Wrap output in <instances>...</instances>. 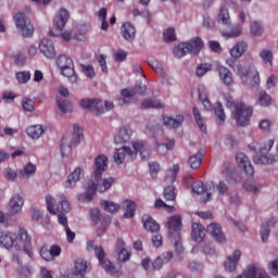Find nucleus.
<instances>
[{
  "instance_id": "10",
  "label": "nucleus",
  "mask_w": 278,
  "mask_h": 278,
  "mask_svg": "<svg viewBox=\"0 0 278 278\" xmlns=\"http://www.w3.org/2000/svg\"><path fill=\"white\" fill-rule=\"evenodd\" d=\"M56 65L60 68L61 75H63V77H67L72 84H77V74H75V65L73 64V59L66 55H60L56 59Z\"/></svg>"
},
{
  "instance_id": "25",
  "label": "nucleus",
  "mask_w": 278,
  "mask_h": 278,
  "mask_svg": "<svg viewBox=\"0 0 278 278\" xmlns=\"http://www.w3.org/2000/svg\"><path fill=\"white\" fill-rule=\"evenodd\" d=\"M240 255H242V253L240 252V250H237L232 253V256L227 257L224 266L228 273H233V270L238 268V262H240Z\"/></svg>"
},
{
  "instance_id": "6",
  "label": "nucleus",
  "mask_w": 278,
  "mask_h": 278,
  "mask_svg": "<svg viewBox=\"0 0 278 278\" xmlns=\"http://www.w3.org/2000/svg\"><path fill=\"white\" fill-rule=\"evenodd\" d=\"M113 184H114L113 177L104 178L102 180V184H101V179L96 181H90L86 187L85 192L78 195V201H80L81 203H90V201H92L97 191L105 192V190H110L112 188Z\"/></svg>"
},
{
  "instance_id": "17",
  "label": "nucleus",
  "mask_w": 278,
  "mask_h": 278,
  "mask_svg": "<svg viewBox=\"0 0 278 278\" xmlns=\"http://www.w3.org/2000/svg\"><path fill=\"white\" fill-rule=\"evenodd\" d=\"M206 231L215 238L216 242H219V244H225V242H227V238L225 237V233H223V228L219 224L208 225Z\"/></svg>"
},
{
  "instance_id": "39",
  "label": "nucleus",
  "mask_w": 278,
  "mask_h": 278,
  "mask_svg": "<svg viewBox=\"0 0 278 278\" xmlns=\"http://www.w3.org/2000/svg\"><path fill=\"white\" fill-rule=\"evenodd\" d=\"M100 205L103 207L104 212H109V214H116V212L121 210V204H116L108 200H101Z\"/></svg>"
},
{
  "instance_id": "29",
  "label": "nucleus",
  "mask_w": 278,
  "mask_h": 278,
  "mask_svg": "<svg viewBox=\"0 0 278 278\" xmlns=\"http://www.w3.org/2000/svg\"><path fill=\"white\" fill-rule=\"evenodd\" d=\"M187 49L193 55H199L201 53V49H203V40L199 37L192 38L188 42H186Z\"/></svg>"
},
{
  "instance_id": "27",
  "label": "nucleus",
  "mask_w": 278,
  "mask_h": 278,
  "mask_svg": "<svg viewBox=\"0 0 278 278\" xmlns=\"http://www.w3.org/2000/svg\"><path fill=\"white\" fill-rule=\"evenodd\" d=\"M216 70L218 72L219 79L225 84V86H231V84H233V76L229 68L223 65H217Z\"/></svg>"
},
{
  "instance_id": "23",
  "label": "nucleus",
  "mask_w": 278,
  "mask_h": 278,
  "mask_svg": "<svg viewBox=\"0 0 278 278\" xmlns=\"http://www.w3.org/2000/svg\"><path fill=\"white\" fill-rule=\"evenodd\" d=\"M83 110L89 114H93V116H101V114L114 110V105H83Z\"/></svg>"
},
{
  "instance_id": "3",
  "label": "nucleus",
  "mask_w": 278,
  "mask_h": 278,
  "mask_svg": "<svg viewBox=\"0 0 278 278\" xmlns=\"http://www.w3.org/2000/svg\"><path fill=\"white\" fill-rule=\"evenodd\" d=\"M58 198L59 204L55 203V198L46 195L47 210L50 214L58 216L59 225H62L66 229L68 227L66 214L71 212V202L66 200L64 193L59 194Z\"/></svg>"
},
{
  "instance_id": "32",
  "label": "nucleus",
  "mask_w": 278,
  "mask_h": 278,
  "mask_svg": "<svg viewBox=\"0 0 278 278\" xmlns=\"http://www.w3.org/2000/svg\"><path fill=\"white\" fill-rule=\"evenodd\" d=\"M124 218H134L136 216V202L131 200L123 201Z\"/></svg>"
},
{
  "instance_id": "58",
  "label": "nucleus",
  "mask_w": 278,
  "mask_h": 278,
  "mask_svg": "<svg viewBox=\"0 0 278 278\" xmlns=\"http://www.w3.org/2000/svg\"><path fill=\"white\" fill-rule=\"evenodd\" d=\"M40 256L42 257V260H45V262H53V258L51 256V250L47 245H42L40 248Z\"/></svg>"
},
{
  "instance_id": "50",
  "label": "nucleus",
  "mask_w": 278,
  "mask_h": 278,
  "mask_svg": "<svg viewBox=\"0 0 278 278\" xmlns=\"http://www.w3.org/2000/svg\"><path fill=\"white\" fill-rule=\"evenodd\" d=\"M164 199L166 201H175V199H177V193L175 192V186H167L164 189Z\"/></svg>"
},
{
  "instance_id": "49",
  "label": "nucleus",
  "mask_w": 278,
  "mask_h": 278,
  "mask_svg": "<svg viewBox=\"0 0 278 278\" xmlns=\"http://www.w3.org/2000/svg\"><path fill=\"white\" fill-rule=\"evenodd\" d=\"M199 91V101L202 105H210V98H207V89L204 86L198 88Z\"/></svg>"
},
{
  "instance_id": "52",
  "label": "nucleus",
  "mask_w": 278,
  "mask_h": 278,
  "mask_svg": "<svg viewBox=\"0 0 278 278\" xmlns=\"http://www.w3.org/2000/svg\"><path fill=\"white\" fill-rule=\"evenodd\" d=\"M103 100L99 98H84L79 101V105H101Z\"/></svg>"
},
{
  "instance_id": "18",
  "label": "nucleus",
  "mask_w": 278,
  "mask_h": 278,
  "mask_svg": "<svg viewBox=\"0 0 278 278\" xmlns=\"http://www.w3.org/2000/svg\"><path fill=\"white\" fill-rule=\"evenodd\" d=\"M131 136H134V130L129 126H123L119 128L118 134L115 136L114 140L116 144H126L131 140Z\"/></svg>"
},
{
  "instance_id": "61",
  "label": "nucleus",
  "mask_w": 278,
  "mask_h": 278,
  "mask_svg": "<svg viewBox=\"0 0 278 278\" xmlns=\"http://www.w3.org/2000/svg\"><path fill=\"white\" fill-rule=\"evenodd\" d=\"M81 71L86 75V77H89V79H92L94 77V67L91 65H81Z\"/></svg>"
},
{
  "instance_id": "24",
  "label": "nucleus",
  "mask_w": 278,
  "mask_h": 278,
  "mask_svg": "<svg viewBox=\"0 0 278 278\" xmlns=\"http://www.w3.org/2000/svg\"><path fill=\"white\" fill-rule=\"evenodd\" d=\"M205 233H207V230L203 225L199 223H193L191 226V236L194 240V242H203L205 239Z\"/></svg>"
},
{
  "instance_id": "33",
  "label": "nucleus",
  "mask_w": 278,
  "mask_h": 278,
  "mask_svg": "<svg viewBox=\"0 0 278 278\" xmlns=\"http://www.w3.org/2000/svg\"><path fill=\"white\" fill-rule=\"evenodd\" d=\"M217 23H219V25H225L226 27L231 25V16L229 15V9H227V7H220Z\"/></svg>"
},
{
  "instance_id": "44",
  "label": "nucleus",
  "mask_w": 278,
  "mask_h": 278,
  "mask_svg": "<svg viewBox=\"0 0 278 278\" xmlns=\"http://www.w3.org/2000/svg\"><path fill=\"white\" fill-rule=\"evenodd\" d=\"M149 66H151V68H153L162 77H167L166 72H164V67L162 66V63H160V61L152 59L149 61Z\"/></svg>"
},
{
  "instance_id": "63",
  "label": "nucleus",
  "mask_w": 278,
  "mask_h": 278,
  "mask_svg": "<svg viewBox=\"0 0 278 278\" xmlns=\"http://www.w3.org/2000/svg\"><path fill=\"white\" fill-rule=\"evenodd\" d=\"M132 89L135 90V94H144V92H147V85L142 84V81H138Z\"/></svg>"
},
{
  "instance_id": "51",
  "label": "nucleus",
  "mask_w": 278,
  "mask_h": 278,
  "mask_svg": "<svg viewBox=\"0 0 278 278\" xmlns=\"http://www.w3.org/2000/svg\"><path fill=\"white\" fill-rule=\"evenodd\" d=\"M191 188L192 192L195 194H203V192H207V188H205V185L201 180L193 181Z\"/></svg>"
},
{
  "instance_id": "1",
  "label": "nucleus",
  "mask_w": 278,
  "mask_h": 278,
  "mask_svg": "<svg viewBox=\"0 0 278 278\" xmlns=\"http://www.w3.org/2000/svg\"><path fill=\"white\" fill-rule=\"evenodd\" d=\"M21 244H23V249L28 257H34L31 237L25 228L18 229L17 237L12 232H0V247H3V249H21Z\"/></svg>"
},
{
  "instance_id": "11",
  "label": "nucleus",
  "mask_w": 278,
  "mask_h": 278,
  "mask_svg": "<svg viewBox=\"0 0 278 278\" xmlns=\"http://www.w3.org/2000/svg\"><path fill=\"white\" fill-rule=\"evenodd\" d=\"M251 116H253V108H247L244 105L235 106L232 118L236 121L238 127H249Z\"/></svg>"
},
{
  "instance_id": "22",
  "label": "nucleus",
  "mask_w": 278,
  "mask_h": 278,
  "mask_svg": "<svg viewBox=\"0 0 278 278\" xmlns=\"http://www.w3.org/2000/svg\"><path fill=\"white\" fill-rule=\"evenodd\" d=\"M121 35L127 42H134L136 40V27L131 23L126 22L121 27Z\"/></svg>"
},
{
  "instance_id": "54",
  "label": "nucleus",
  "mask_w": 278,
  "mask_h": 278,
  "mask_svg": "<svg viewBox=\"0 0 278 278\" xmlns=\"http://www.w3.org/2000/svg\"><path fill=\"white\" fill-rule=\"evenodd\" d=\"M90 218L93 225L101 223V211L97 207L90 210Z\"/></svg>"
},
{
  "instance_id": "26",
  "label": "nucleus",
  "mask_w": 278,
  "mask_h": 278,
  "mask_svg": "<svg viewBox=\"0 0 278 278\" xmlns=\"http://www.w3.org/2000/svg\"><path fill=\"white\" fill-rule=\"evenodd\" d=\"M141 220L146 231H150V233H157V231H160V224H157L151 215H143Z\"/></svg>"
},
{
  "instance_id": "48",
  "label": "nucleus",
  "mask_w": 278,
  "mask_h": 278,
  "mask_svg": "<svg viewBox=\"0 0 278 278\" xmlns=\"http://www.w3.org/2000/svg\"><path fill=\"white\" fill-rule=\"evenodd\" d=\"M258 103L261 105H273L275 101L271 99L270 94H267L266 91H261L258 93Z\"/></svg>"
},
{
  "instance_id": "45",
  "label": "nucleus",
  "mask_w": 278,
  "mask_h": 278,
  "mask_svg": "<svg viewBox=\"0 0 278 278\" xmlns=\"http://www.w3.org/2000/svg\"><path fill=\"white\" fill-rule=\"evenodd\" d=\"M187 53H190L188 50V46L186 42L178 45L177 47L174 48V55L175 58L181 59L184 55Z\"/></svg>"
},
{
  "instance_id": "57",
  "label": "nucleus",
  "mask_w": 278,
  "mask_h": 278,
  "mask_svg": "<svg viewBox=\"0 0 278 278\" xmlns=\"http://www.w3.org/2000/svg\"><path fill=\"white\" fill-rule=\"evenodd\" d=\"M71 112H73V105H58L55 109L58 116H64L65 114H71Z\"/></svg>"
},
{
  "instance_id": "59",
  "label": "nucleus",
  "mask_w": 278,
  "mask_h": 278,
  "mask_svg": "<svg viewBox=\"0 0 278 278\" xmlns=\"http://www.w3.org/2000/svg\"><path fill=\"white\" fill-rule=\"evenodd\" d=\"M163 36L165 42H174V40H177V35H175V28H167L164 31Z\"/></svg>"
},
{
  "instance_id": "62",
  "label": "nucleus",
  "mask_w": 278,
  "mask_h": 278,
  "mask_svg": "<svg viewBox=\"0 0 278 278\" xmlns=\"http://www.w3.org/2000/svg\"><path fill=\"white\" fill-rule=\"evenodd\" d=\"M150 175L152 179H155L157 177V173H160V164L153 162L149 164Z\"/></svg>"
},
{
  "instance_id": "43",
  "label": "nucleus",
  "mask_w": 278,
  "mask_h": 278,
  "mask_svg": "<svg viewBox=\"0 0 278 278\" xmlns=\"http://www.w3.org/2000/svg\"><path fill=\"white\" fill-rule=\"evenodd\" d=\"M255 277H257V267H255V265H250L241 275H239L236 278H255Z\"/></svg>"
},
{
  "instance_id": "30",
  "label": "nucleus",
  "mask_w": 278,
  "mask_h": 278,
  "mask_svg": "<svg viewBox=\"0 0 278 278\" xmlns=\"http://www.w3.org/2000/svg\"><path fill=\"white\" fill-rule=\"evenodd\" d=\"M248 49H249V45H247V42L239 41L230 49V55L231 58H235L236 60H238L240 59L241 55H244Z\"/></svg>"
},
{
  "instance_id": "5",
  "label": "nucleus",
  "mask_w": 278,
  "mask_h": 278,
  "mask_svg": "<svg viewBox=\"0 0 278 278\" xmlns=\"http://www.w3.org/2000/svg\"><path fill=\"white\" fill-rule=\"evenodd\" d=\"M275 146V141L273 139H269L267 143L261 144L257 141H253L249 144V149L251 151H254V153H260L261 155H256L253 157L254 164H258L260 166L266 165V164H275V162H278L277 155H266L269 153V151Z\"/></svg>"
},
{
  "instance_id": "38",
  "label": "nucleus",
  "mask_w": 278,
  "mask_h": 278,
  "mask_svg": "<svg viewBox=\"0 0 278 278\" xmlns=\"http://www.w3.org/2000/svg\"><path fill=\"white\" fill-rule=\"evenodd\" d=\"M215 112V123L219 127H223L225 125V121L227 119V115H225V109H223V105H217L214 109Z\"/></svg>"
},
{
  "instance_id": "8",
  "label": "nucleus",
  "mask_w": 278,
  "mask_h": 278,
  "mask_svg": "<svg viewBox=\"0 0 278 278\" xmlns=\"http://www.w3.org/2000/svg\"><path fill=\"white\" fill-rule=\"evenodd\" d=\"M70 16L71 14L65 9H61L53 22L55 29L49 30V36H61L63 40L68 42V40L73 38V30L67 29L63 33L62 30L66 26V23L68 22Z\"/></svg>"
},
{
  "instance_id": "64",
  "label": "nucleus",
  "mask_w": 278,
  "mask_h": 278,
  "mask_svg": "<svg viewBox=\"0 0 278 278\" xmlns=\"http://www.w3.org/2000/svg\"><path fill=\"white\" fill-rule=\"evenodd\" d=\"M268 269L274 275V277H278V260L271 261L268 264Z\"/></svg>"
},
{
  "instance_id": "60",
  "label": "nucleus",
  "mask_w": 278,
  "mask_h": 278,
  "mask_svg": "<svg viewBox=\"0 0 278 278\" xmlns=\"http://www.w3.org/2000/svg\"><path fill=\"white\" fill-rule=\"evenodd\" d=\"M117 257H118L119 262H127L131 257V251H129L127 249H122V250H119Z\"/></svg>"
},
{
  "instance_id": "53",
  "label": "nucleus",
  "mask_w": 278,
  "mask_h": 278,
  "mask_svg": "<svg viewBox=\"0 0 278 278\" xmlns=\"http://www.w3.org/2000/svg\"><path fill=\"white\" fill-rule=\"evenodd\" d=\"M112 219L110 217H104L101 222V226L97 229L98 236H103L108 231L109 225H111Z\"/></svg>"
},
{
  "instance_id": "55",
  "label": "nucleus",
  "mask_w": 278,
  "mask_h": 278,
  "mask_svg": "<svg viewBox=\"0 0 278 278\" xmlns=\"http://www.w3.org/2000/svg\"><path fill=\"white\" fill-rule=\"evenodd\" d=\"M270 236V223H266L262 226L261 238L263 242H268V237Z\"/></svg>"
},
{
  "instance_id": "15",
  "label": "nucleus",
  "mask_w": 278,
  "mask_h": 278,
  "mask_svg": "<svg viewBox=\"0 0 278 278\" xmlns=\"http://www.w3.org/2000/svg\"><path fill=\"white\" fill-rule=\"evenodd\" d=\"M39 51L45 55V58H48L49 60H53L55 58V46H53V41L49 40L48 38H43L39 42Z\"/></svg>"
},
{
  "instance_id": "41",
  "label": "nucleus",
  "mask_w": 278,
  "mask_h": 278,
  "mask_svg": "<svg viewBox=\"0 0 278 278\" xmlns=\"http://www.w3.org/2000/svg\"><path fill=\"white\" fill-rule=\"evenodd\" d=\"M15 79L17 84L25 85L31 79V73L28 71L17 72L15 74Z\"/></svg>"
},
{
  "instance_id": "56",
  "label": "nucleus",
  "mask_w": 278,
  "mask_h": 278,
  "mask_svg": "<svg viewBox=\"0 0 278 278\" xmlns=\"http://www.w3.org/2000/svg\"><path fill=\"white\" fill-rule=\"evenodd\" d=\"M250 29L253 36H262V34H264V28L262 27V24L258 22H253L250 26Z\"/></svg>"
},
{
  "instance_id": "34",
  "label": "nucleus",
  "mask_w": 278,
  "mask_h": 278,
  "mask_svg": "<svg viewBox=\"0 0 278 278\" xmlns=\"http://www.w3.org/2000/svg\"><path fill=\"white\" fill-rule=\"evenodd\" d=\"M188 164L193 170L201 168V164H203V151L200 150L195 155L190 156Z\"/></svg>"
},
{
  "instance_id": "2",
  "label": "nucleus",
  "mask_w": 278,
  "mask_h": 278,
  "mask_svg": "<svg viewBox=\"0 0 278 278\" xmlns=\"http://www.w3.org/2000/svg\"><path fill=\"white\" fill-rule=\"evenodd\" d=\"M226 64L232 68L233 73H237L248 86L252 88L260 86V72H257L253 63H236L232 59H227Z\"/></svg>"
},
{
  "instance_id": "19",
  "label": "nucleus",
  "mask_w": 278,
  "mask_h": 278,
  "mask_svg": "<svg viewBox=\"0 0 278 278\" xmlns=\"http://www.w3.org/2000/svg\"><path fill=\"white\" fill-rule=\"evenodd\" d=\"M167 227L172 237L177 236V238H179V232L181 231V216H172L167 222Z\"/></svg>"
},
{
  "instance_id": "37",
  "label": "nucleus",
  "mask_w": 278,
  "mask_h": 278,
  "mask_svg": "<svg viewBox=\"0 0 278 278\" xmlns=\"http://www.w3.org/2000/svg\"><path fill=\"white\" fill-rule=\"evenodd\" d=\"M26 134L29 138H33V140H38V138L45 134V128H42L41 125H34L26 129Z\"/></svg>"
},
{
  "instance_id": "42",
  "label": "nucleus",
  "mask_w": 278,
  "mask_h": 278,
  "mask_svg": "<svg viewBox=\"0 0 278 278\" xmlns=\"http://www.w3.org/2000/svg\"><path fill=\"white\" fill-rule=\"evenodd\" d=\"M36 174V165H34L33 163H28L26 165H24V172L21 170L17 176L23 179V177H25V175L27 177H30V175H35Z\"/></svg>"
},
{
  "instance_id": "14",
  "label": "nucleus",
  "mask_w": 278,
  "mask_h": 278,
  "mask_svg": "<svg viewBox=\"0 0 278 278\" xmlns=\"http://www.w3.org/2000/svg\"><path fill=\"white\" fill-rule=\"evenodd\" d=\"M236 162L240 168H243L247 177H253V175H255V169L253 168L251 161H249V156L244 153H238L236 155Z\"/></svg>"
},
{
  "instance_id": "35",
  "label": "nucleus",
  "mask_w": 278,
  "mask_h": 278,
  "mask_svg": "<svg viewBox=\"0 0 278 278\" xmlns=\"http://www.w3.org/2000/svg\"><path fill=\"white\" fill-rule=\"evenodd\" d=\"M192 112H193L194 121L200 131H202V134H207V126L205 125V118H203L201 113H199V109L194 106Z\"/></svg>"
},
{
  "instance_id": "40",
  "label": "nucleus",
  "mask_w": 278,
  "mask_h": 278,
  "mask_svg": "<svg viewBox=\"0 0 278 278\" xmlns=\"http://www.w3.org/2000/svg\"><path fill=\"white\" fill-rule=\"evenodd\" d=\"M179 164H174L173 167L167 170L165 181L175 184V181H177V173H179Z\"/></svg>"
},
{
  "instance_id": "7",
  "label": "nucleus",
  "mask_w": 278,
  "mask_h": 278,
  "mask_svg": "<svg viewBox=\"0 0 278 278\" xmlns=\"http://www.w3.org/2000/svg\"><path fill=\"white\" fill-rule=\"evenodd\" d=\"M84 140V128L79 126V124L74 125V132L66 134L63 136L61 141V154L62 157H66L71 155L73 151V146L77 147Z\"/></svg>"
},
{
  "instance_id": "13",
  "label": "nucleus",
  "mask_w": 278,
  "mask_h": 278,
  "mask_svg": "<svg viewBox=\"0 0 278 278\" xmlns=\"http://www.w3.org/2000/svg\"><path fill=\"white\" fill-rule=\"evenodd\" d=\"M94 166L96 168L93 169V177L94 181H99L103 177V173L108 170V156L104 154H100L94 159Z\"/></svg>"
},
{
  "instance_id": "47",
  "label": "nucleus",
  "mask_w": 278,
  "mask_h": 278,
  "mask_svg": "<svg viewBox=\"0 0 278 278\" xmlns=\"http://www.w3.org/2000/svg\"><path fill=\"white\" fill-rule=\"evenodd\" d=\"M260 58L264 62V64H269V66H273V51L268 49H263L260 52Z\"/></svg>"
},
{
  "instance_id": "9",
  "label": "nucleus",
  "mask_w": 278,
  "mask_h": 278,
  "mask_svg": "<svg viewBox=\"0 0 278 278\" xmlns=\"http://www.w3.org/2000/svg\"><path fill=\"white\" fill-rule=\"evenodd\" d=\"M87 251H94L100 266L105 270V273H108V275H111V277L116 275V266H114L112 261L105 258V250H103V247L94 245V240H90L87 241Z\"/></svg>"
},
{
  "instance_id": "16",
  "label": "nucleus",
  "mask_w": 278,
  "mask_h": 278,
  "mask_svg": "<svg viewBox=\"0 0 278 278\" xmlns=\"http://www.w3.org/2000/svg\"><path fill=\"white\" fill-rule=\"evenodd\" d=\"M75 277L86 278V274L90 273V263L84 258H77L74 263Z\"/></svg>"
},
{
  "instance_id": "36",
  "label": "nucleus",
  "mask_w": 278,
  "mask_h": 278,
  "mask_svg": "<svg viewBox=\"0 0 278 278\" xmlns=\"http://www.w3.org/2000/svg\"><path fill=\"white\" fill-rule=\"evenodd\" d=\"M242 35V25L235 24L232 25L230 30H223L222 36L224 38H238V36Z\"/></svg>"
},
{
  "instance_id": "12",
  "label": "nucleus",
  "mask_w": 278,
  "mask_h": 278,
  "mask_svg": "<svg viewBox=\"0 0 278 278\" xmlns=\"http://www.w3.org/2000/svg\"><path fill=\"white\" fill-rule=\"evenodd\" d=\"M14 21L18 31H21L24 38H29L34 36V25H31V22L29 21V18H27V16H25L24 13L18 12L14 16Z\"/></svg>"
},
{
  "instance_id": "46",
  "label": "nucleus",
  "mask_w": 278,
  "mask_h": 278,
  "mask_svg": "<svg viewBox=\"0 0 278 278\" xmlns=\"http://www.w3.org/2000/svg\"><path fill=\"white\" fill-rule=\"evenodd\" d=\"M210 71H212V64L201 63L197 66L195 75L197 77H203L206 73H210Z\"/></svg>"
},
{
  "instance_id": "31",
  "label": "nucleus",
  "mask_w": 278,
  "mask_h": 278,
  "mask_svg": "<svg viewBox=\"0 0 278 278\" xmlns=\"http://www.w3.org/2000/svg\"><path fill=\"white\" fill-rule=\"evenodd\" d=\"M173 260V252L168 251L163 253L161 256H159L153 263V269L154 270H160L161 267L164 266V264H168Z\"/></svg>"
},
{
  "instance_id": "21",
  "label": "nucleus",
  "mask_w": 278,
  "mask_h": 278,
  "mask_svg": "<svg viewBox=\"0 0 278 278\" xmlns=\"http://www.w3.org/2000/svg\"><path fill=\"white\" fill-rule=\"evenodd\" d=\"M25 205V200L21 194H15L9 202V212L10 214H20Z\"/></svg>"
},
{
  "instance_id": "28",
  "label": "nucleus",
  "mask_w": 278,
  "mask_h": 278,
  "mask_svg": "<svg viewBox=\"0 0 278 278\" xmlns=\"http://www.w3.org/2000/svg\"><path fill=\"white\" fill-rule=\"evenodd\" d=\"M84 177V169L76 167L65 181V188H75L77 181Z\"/></svg>"
},
{
  "instance_id": "20",
  "label": "nucleus",
  "mask_w": 278,
  "mask_h": 278,
  "mask_svg": "<svg viewBox=\"0 0 278 278\" xmlns=\"http://www.w3.org/2000/svg\"><path fill=\"white\" fill-rule=\"evenodd\" d=\"M184 115H176L175 117L163 115V124L165 127H167V129H179V127L184 125Z\"/></svg>"
},
{
  "instance_id": "4",
  "label": "nucleus",
  "mask_w": 278,
  "mask_h": 278,
  "mask_svg": "<svg viewBox=\"0 0 278 278\" xmlns=\"http://www.w3.org/2000/svg\"><path fill=\"white\" fill-rule=\"evenodd\" d=\"M147 147L148 143L147 141H136L132 142V149L126 146H123L121 149H115L113 159L115 164H123V162H125V155L128 156V159L134 162V160H136V157H138V151H140V157L141 160H144V157H147V155H149V153H147ZM147 154V155H146Z\"/></svg>"
}]
</instances>
